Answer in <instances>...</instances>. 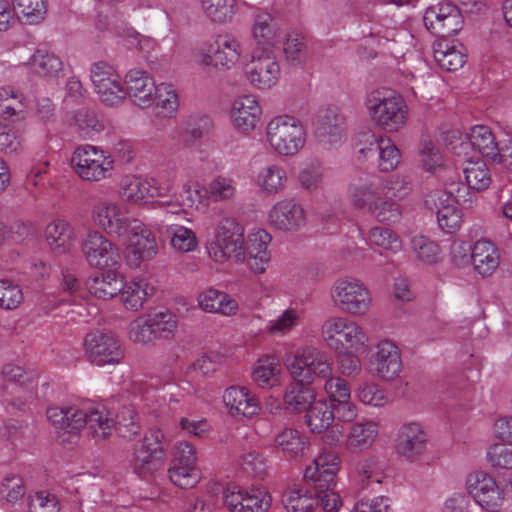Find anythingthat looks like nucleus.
I'll return each instance as SVG.
<instances>
[{"mask_svg":"<svg viewBox=\"0 0 512 512\" xmlns=\"http://www.w3.org/2000/svg\"><path fill=\"white\" fill-rule=\"evenodd\" d=\"M272 239L264 228H257L245 237L244 227L236 218L222 216L213 225L204 250L216 267H223L234 258L244 263L252 274L262 275L272 262Z\"/></svg>","mask_w":512,"mask_h":512,"instance_id":"1","label":"nucleus"},{"mask_svg":"<svg viewBox=\"0 0 512 512\" xmlns=\"http://www.w3.org/2000/svg\"><path fill=\"white\" fill-rule=\"evenodd\" d=\"M250 49L231 34L205 40L192 50V60L205 72H228L247 66Z\"/></svg>","mask_w":512,"mask_h":512,"instance_id":"2","label":"nucleus"},{"mask_svg":"<svg viewBox=\"0 0 512 512\" xmlns=\"http://www.w3.org/2000/svg\"><path fill=\"white\" fill-rule=\"evenodd\" d=\"M364 108L373 124L386 132H398L407 123L409 109L396 91L380 87L367 92Z\"/></svg>","mask_w":512,"mask_h":512,"instance_id":"3","label":"nucleus"},{"mask_svg":"<svg viewBox=\"0 0 512 512\" xmlns=\"http://www.w3.org/2000/svg\"><path fill=\"white\" fill-rule=\"evenodd\" d=\"M347 195L354 208L369 213L380 223L395 224L402 216L401 205L383 200L380 185L371 178L353 180L348 186Z\"/></svg>","mask_w":512,"mask_h":512,"instance_id":"4","label":"nucleus"},{"mask_svg":"<svg viewBox=\"0 0 512 512\" xmlns=\"http://www.w3.org/2000/svg\"><path fill=\"white\" fill-rule=\"evenodd\" d=\"M307 141L304 123L290 114L272 117L265 127L267 147L280 157H294L302 151Z\"/></svg>","mask_w":512,"mask_h":512,"instance_id":"5","label":"nucleus"},{"mask_svg":"<svg viewBox=\"0 0 512 512\" xmlns=\"http://www.w3.org/2000/svg\"><path fill=\"white\" fill-rule=\"evenodd\" d=\"M320 336L334 351L363 350L369 343V336L362 325L344 315L327 317L321 324Z\"/></svg>","mask_w":512,"mask_h":512,"instance_id":"6","label":"nucleus"},{"mask_svg":"<svg viewBox=\"0 0 512 512\" xmlns=\"http://www.w3.org/2000/svg\"><path fill=\"white\" fill-rule=\"evenodd\" d=\"M71 167L82 181L98 183L112 177L115 160L108 151L99 146L82 144L72 153Z\"/></svg>","mask_w":512,"mask_h":512,"instance_id":"7","label":"nucleus"},{"mask_svg":"<svg viewBox=\"0 0 512 512\" xmlns=\"http://www.w3.org/2000/svg\"><path fill=\"white\" fill-rule=\"evenodd\" d=\"M332 303L351 316H365L372 307L373 299L368 286L352 276L337 278L330 289Z\"/></svg>","mask_w":512,"mask_h":512,"instance_id":"8","label":"nucleus"},{"mask_svg":"<svg viewBox=\"0 0 512 512\" xmlns=\"http://www.w3.org/2000/svg\"><path fill=\"white\" fill-rule=\"evenodd\" d=\"M448 146L455 155L462 158H472L474 153L492 161L499 157L495 136L486 125L472 126L465 134L458 131L452 132L448 139Z\"/></svg>","mask_w":512,"mask_h":512,"instance_id":"9","label":"nucleus"},{"mask_svg":"<svg viewBox=\"0 0 512 512\" xmlns=\"http://www.w3.org/2000/svg\"><path fill=\"white\" fill-rule=\"evenodd\" d=\"M465 489L484 512H500L506 502L505 488L488 471L473 470L465 478Z\"/></svg>","mask_w":512,"mask_h":512,"instance_id":"10","label":"nucleus"},{"mask_svg":"<svg viewBox=\"0 0 512 512\" xmlns=\"http://www.w3.org/2000/svg\"><path fill=\"white\" fill-rule=\"evenodd\" d=\"M286 368L292 378L312 383L316 378L325 379L333 373V362L328 353L317 346L299 348Z\"/></svg>","mask_w":512,"mask_h":512,"instance_id":"11","label":"nucleus"},{"mask_svg":"<svg viewBox=\"0 0 512 512\" xmlns=\"http://www.w3.org/2000/svg\"><path fill=\"white\" fill-rule=\"evenodd\" d=\"M92 219L107 235L122 238L140 219L128 215L125 204L111 198L99 199L92 207Z\"/></svg>","mask_w":512,"mask_h":512,"instance_id":"12","label":"nucleus"},{"mask_svg":"<svg viewBox=\"0 0 512 512\" xmlns=\"http://www.w3.org/2000/svg\"><path fill=\"white\" fill-rule=\"evenodd\" d=\"M121 239L124 240L125 262L132 269H139L144 262L154 259L159 253L156 236L141 220Z\"/></svg>","mask_w":512,"mask_h":512,"instance_id":"13","label":"nucleus"},{"mask_svg":"<svg viewBox=\"0 0 512 512\" xmlns=\"http://www.w3.org/2000/svg\"><path fill=\"white\" fill-rule=\"evenodd\" d=\"M162 437L160 431H150L135 444L130 465L139 477L147 478L163 468L165 453L161 445Z\"/></svg>","mask_w":512,"mask_h":512,"instance_id":"14","label":"nucleus"},{"mask_svg":"<svg viewBox=\"0 0 512 512\" xmlns=\"http://www.w3.org/2000/svg\"><path fill=\"white\" fill-rule=\"evenodd\" d=\"M87 359L96 366L117 365L124 357L118 339L109 331L92 329L83 338Z\"/></svg>","mask_w":512,"mask_h":512,"instance_id":"15","label":"nucleus"},{"mask_svg":"<svg viewBox=\"0 0 512 512\" xmlns=\"http://www.w3.org/2000/svg\"><path fill=\"white\" fill-rule=\"evenodd\" d=\"M89 77L99 100L107 105H118L125 99L124 82L116 68L100 60L91 64Z\"/></svg>","mask_w":512,"mask_h":512,"instance_id":"16","label":"nucleus"},{"mask_svg":"<svg viewBox=\"0 0 512 512\" xmlns=\"http://www.w3.org/2000/svg\"><path fill=\"white\" fill-rule=\"evenodd\" d=\"M87 264L96 269L116 268L121 263L119 247L103 232L90 230L81 244Z\"/></svg>","mask_w":512,"mask_h":512,"instance_id":"17","label":"nucleus"},{"mask_svg":"<svg viewBox=\"0 0 512 512\" xmlns=\"http://www.w3.org/2000/svg\"><path fill=\"white\" fill-rule=\"evenodd\" d=\"M402 368L398 345L390 339L379 340L368 360L367 371L383 382H392L400 377Z\"/></svg>","mask_w":512,"mask_h":512,"instance_id":"18","label":"nucleus"},{"mask_svg":"<svg viewBox=\"0 0 512 512\" xmlns=\"http://www.w3.org/2000/svg\"><path fill=\"white\" fill-rule=\"evenodd\" d=\"M203 194L199 182L186 180L182 183L180 190L171 196L165 195L161 190L158 196L156 207L166 215L184 218L190 211H198L203 201Z\"/></svg>","mask_w":512,"mask_h":512,"instance_id":"19","label":"nucleus"},{"mask_svg":"<svg viewBox=\"0 0 512 512\" xmlns=\"http://www.w3.org/2000/svg\"><path fill=\"white\" fill-rule=\"evenodd\" d=\"M245 67L246 80L254 89L270 90L280 79V65L273 53L250 51Z\"/></svg>","mask_w":512,"mask_h":512,"instance_id":"20","label":"nucleus"},{"mask_svg":"<svg viewBox=\"0 0 512 512\" xmlns=\"http://www.w3.org/2000/svg\"><path fill=\"white\" fill-rule=\"evenodd\" d=\"M423 22L431 33L445 37L454 35L462 29L463 17L453 3L438 1L425 9Z\"/></svg>","mask_w":512,"mask_h":512,"instance_id":"21","label":"nucleus"},{"mask_svg":"<svg viewBox=\"0 0 512 512\" xmlns=\"http://www.w3.org/2000/svg\"><path fill=\"white\" fill-rule=\"evenodd\" d=\"M284 29L275 16L268 11H258L251 26L253 45L250 51L273 53L284 38Z\"/></svg>","mask_w":512,"mask_h":512,"instance_id":"22","label":"nucleus"},{"mask_svg":"<svg viewBox=\"0 0 512 512\" xmlns=\"http://www.w3.org/2000/svg\"><path fill=\"white\" fill-rule=\"evenodd\" d=\"M428 441L429 435L422 423L407 421L397 431L395 450L399 456L413 463L425 454Z\"/></svg>","mask_w":512,"mask_h":512,"instance_id":"23","label":"nucleus"},{"mask_svg":"<svg viewBox=\"0 0 512 512\" xmlns=\"http://www.w3.org/2000/svg\"><path fill=\"white\" fill-rule=\"evenodd\" d=\"M266 223L275 230L295 232L305 225L306 211L295 198H282L268 210Z\"/></svg>","mask_w":512,"mask_h":512,"instance_id":"24","label":"nucleus"},{"mask_svg":"<svg viewBox=\"0 0 512 512\" xmlns=\"http://www.w3.org/2000/svg\"><path fill=\"white\" fill-rule=\"evenodd\" d=\"M340 465L341 459L338 454L322 452L305 468L304 479L313 485L315 491L335 489Z\"/></svg>","mask_w":512,"mask_h":512,"instance_id":"25","label":"nucleus"},{"mask_svg":"<svg viewBox=\"0 0 512 512\" xmlns=\"http://www.w3.org/2000/svg\"><path fill=\"white\" fill-rule=\"evenodd\" d=\"M222 400L228 414L234 418L251 420L262 412L259 397L245 385L227 387L223 392Z\"/></svg>","mask_w":512,"mask_h":512,"instance_id":"26","label":"nucleus"},{"mask_svg":"<svg viewBox=\"0 0 512 512\" xmlns=\"http://www.w3.org/2000/svg\"><path fill=\"white\" fill-rule=\"evenodd\" d=\"M46 415L58 431L61 442H72L77 438L78 431L85 427L86 404L65 408L52 406L47 409Z\"/></svg>","mask_w":512,"mask_h":512,"instance_id":"27","label":"nucleus"},{"mask_svg":"<svg viewBox=\"0 0 512 512\" xmlns=\"http://www.w3.org/2000/svg\"><path fill=\"white\" fill-rule=\"evenodd\" d=\"M156 87L153 77L144 69L132 68L125 74V96L137 107L148 108L154 103Z\"/></svg>","mask_w":512,"mask_h":512,"instance_id":"28","label":"nucleus"},{"mask_svg":"<svg viewBox=\"0 0 512 512\" xmlns=\"http://www.w3.org/2000/svg\"><path fill=\"white\" fill-rule=\"evenodd\" d=\"M157 291L155 282L145 276H136L124 281L119 293V300L126 311L143 310Z\"/></svg>","mask_w":512,"mask_h":512,"instance_id":"29","label":"nucleus"},{"mask_svg":"<svg viewBox=\"0 0 512 512\" xmlns=\"http://www.w3.org/2000/svg\"><path fill=\"white\" fill-rule=\"evenodd\" d=\"M430 198L434 201L440 229L446 233L458 231L463 223V212L459 208V201L452 189L437 192Z\"/></svg>","mask_w":512,"mask_h":512,"instance_id":"30","label":"nucleus"},{"mask_svg":"<svg viewBox=\"0 0 512 512\" xmlns=\"http://www.w3.org/2000/svg\"><path fill=\"white\" fill-rule=\"evenodd\" d=\"M250 378L262 390H273L282 386L284 371L280 360L275 355L265 354L251 366Z\"/></svg>","mask_w":512,"mask_h":512,"instance_id":"31","label":"nucleus"},{"mask_svg":"<svg viewBox=\"0 0 512 512\" xmlns=\"http://www.w3.org/2000/svg\"><path fill=\"white\" fill-rule=\"evenodd\" d=\"M261 114V106L253 95H242L236 98L230 111L233 126L244 134H249L256 128Z\"/></svg>","mask_w":512,"mask_h":512,"instance_id":"32","label":"nucleus"},{"mask_svg":"<svg viewBox=\"0 0 512 512\" xmlns=\"http://www.w3.org/2000/svg\"><path fill=\"white\" fill-rule=\"evenodd\" d=\"M474 272L482 278L492 276L500 266V252L495 243L478 239L470 246V261Z\"/></svg>","mask_w":512,"mask_h":512,"instance_id":"33","label":"nucleus"},{"mask_svg":"<svg viewBox=\"0 0 512 512\" xmlns=\"http://www.w3.org/2000/svg\"><path fill=\"white\" fill-rule=\"evenodd\" d=\"M257 190L266 196H276L288 188L289 176L286 169L277 163L266 164L252 177Z\"/></svg>","mask_w":512,"mask_h":512,"instance_id":"34","label":"nucleus"},{"mask_svg":"<svg viewBox=\"0 0 512 512\" xmlns=\"http://www.w3.org/2000/svg\"><path fill=\"white\" fill-rule=\"evenodd\" d=\"M120 195L132 205H143L149 199L161 196V188L154 185L148 179L137 175L127 174L120 182Z\"/></svg>","mask_w":512,"mask_h":512,"instance_id":"35","label":"nucleus"},{"mask_svg":"<svg viewBox=\"0 0 512 512\" xmlns=\"http://www.w3.org/2000/svg\"><path fill=\"white\" fill-rule=\"evenodd\" d=\"M378 423L371 419L353 422L345 435L344 446L350 452H363L371 448L378 437Z\"/></svg>","mask_w":512,"mask_h":512,"instance_id":"36","label":"nucleus"},{"mask_svg":"<svg viewBox=\"0 0 512 512\" xmlns=\"http://www.w3.org/2000/svg\"><path fill=\"white\" fill-rule=\"evenodd\" d=\"M433 57L441 69L449 72L462 68L467 61L464 46L447 39H439L433 44Z\"/></svg>","mask_w":512,"mask_h":512,"instance_id":"37","label":"nucleus"},{"mask_svg":"<svg viewBox=\"0 0 512 512\" xmlns=\"http://www.w3.org/2000/svg\"><path fill=\"white\" fill-rule=\"evenodd\" d=\"M197 303L199 308L204 312L224 316L235 315L239 309L237 300L227 293L212 287L205 288L199 292Z\"/></svg>","mask_w":512,"mask_h":512,"instance_id":"38","label":"nucleus"},{"mask_svg":"<svg viewBox=\"0 0 512 512\" xmlns=\"http://www.w3.org/2000/svg\"><path fill=\"white\" fill-rule=\"evenodd\" d=\"M44 238L52 251L63 254L73 247L75 230L66 219L54 218L47 224Z\"/></svg>","mask_w":512,"mask_h":512,"instance_id":"39","label":"nucleus"},{"mask_svg":"<svg viewBox=\"0 0 512 512\" xmlns=\"http://www.w3.org/2000/svg\"><path fill=\"white\" fill-rule=\"evenodd\" d=\"M365 142L376 144L378 153L377 168L380 172L394 171L401 162V152L391 138L367 132Z\"/></svg>","mask_w":512,"mask_h":512,"instance_id":"40","label":"nucleus"},{"mask_svg":"<svg viewBox=\"0 0 512 512\" xmlns=\"http://www.w3.org/2000/svg\"><path fill=\"white\" fill-rule=\"evenodd\" d=\"M88 283L89 292L98 299L109 300L119 295L124 276L115 268H106Z\"/></svg>","mask_w":512,"mask_h":512,"instance_id":"41","label":"nucleus"},{"mask_svg":"<svg viewBox=\"0 0 512 512\" xmlns=\"http://www.w3.org/2000/svg\"><path fill=\"white\" fill-rule=\"evenodd\" d=\"M465 159L462 173L467 190L471 192L487 190L492 183V174L487 164L481 159Z\"/></svg>","mask_w":512,"mask_h":512,"instance_id":"42","label":"nucleus"},{"mask_svg":"<svg viewBox=\"0 0 512 512\" xmlns=\"http://www.w3.org/2000/svg\"><path fill=\"white\" fill-rule=\"evenodd\" d=\"M299 381L290 384L283 395V403L287 410L292 412H306L317 400V392Z\"/></svg>","mask_w":512,"mask_h":512,"instance_id":"43","label":"nucleus"},{"mask_svg":"<svg viewBox=\"0 0 512 512\" xmlns=\"http://www.w3.org/2000/svg\"><path fill=\"white\" fill-rule=\"evenodd\" d=\"M85 427L94 439L103 440L111 435L114 422L104 406L86 404Z\"/></svg>","mask_w":512,"mask_h":512,"instance_id":"44","label":"nucleus"},{"mask_svg":"<svg viewBox=\"0 0 512 512\" xmlns=\"http://www.w3.org/2000/svg\"><path fill=\"white\" fill-rule=\"evenodd\" d=\"M170 249L178 254L195 252L199 247L196 232L182 224H170L166 226Z\"/></svg>","mask_w":512,"mask_h":512,"instance_id":"45","label":"nucleus"},{"mask_svg":"<svg viewBox=\"0 0 512 512\" xmlns=\"http://www.w3.org/2000/svg\"><path fill=\"white\" fill-rule=\"evenodd\" d=\"M29 68L39 77L53 80L61 75L63 62L54 53L39 49L31 56Z\"/></svg>","mask_w":512,"mask_h":512,"instance_id":"46","label":"nucleus"},{"mask_svg":"<svg viewBox=\"0 0 512 512\" xmlns=\"http://www.w3.org/2000/svg\"><path fill=\"white\" fill-rule=\"evenodd\" d=\"M334 422V411L326 399H317L305 414V423L312 433L325 432Z\"/></svg>","mask_w":512,"mask_h":512,"instance_id":"47","label":"nucleus"},{"mask_svg":"<svg viewBox=\"0 0 512 512\" xmlns=\"http://www.w3.org/2000/svg\"><path fill=\"white\" fill-rule=\"evenodd\" d=\"M301 311L296 307H287L267 321L265 330L273 337H285L300 323Z\"/></svg>","mask_w":512,"mask_h":512,"instance_id":"48","label":"nucleus"},{"mask_svg":"<svg viewBox=\"0 0 512 512\" xmlns=\"http://www.w3.org/2000/svg\"><path fill=\"white\" fill-rule=\"evenodd\" d=\"M355 398L363 405L381 408L388 404V394L379 383L374 380L360 381L354 390Z\"/></svg>","mask_w":512,"mask_h":512,"instance_id":"49","label":"nucleus"},{"mask_svg":"<svg viewBox=\"0 0 512 512\" xmlns=\"http://www.w3.org/2000/svg\"><path fill=\"white\" fill-rule=\"evenodd\" d=\"M383 200L399 203L406 199L412 192V183L409 176L395 173L384 178L380 184Z\"/></svg>","mask_w":512,"mask_h":512,"instance_id":"50","label":"nucleus"},{"mask_svg":"<svg viewBox=\"0 0 512 512\" xmlns=\"http://www.w3.org/2000/svg\"><path fill=\"white\" fill-rule=\"evenodd\" d=\"M11 3L16 16L26 24H39L47 15V0H11Z\"/></svg>","mask_w":512,"mask_h":512,"instance_id":"51","label":"nucleus"},{"mask_svg":"<svg viewBox=\"0 0 512 512\" xmlns=\"http://www.w3.org/2000/svg\"><path fill=\"white\" fill-rule=\"evenodd\" d=\"M282 502L288 512H313L317 500L305 487L294 486L283 495Z\"/></svg>","mask_w":512,"mask_h":512,"instance_id":"52","label":"nucleus"},{"mask_svg":"<svg viewBox=\"0 0 512 512\" xmlns=\"http://www.w3.org/2000/svg\"><path fill=\"white\" fill-rule=\"evenodd\" d=\"M412 251L422 265H433L442 258V252L438 243L423 235L414 236L411 240Z\"/></svg>","mask_w":512,"mask_h":512,"instance_id":"53","label":"nucleus"},{"mask_svg":"<svg viewBox=\"0 0 512 512\" xmlns=\"http://www.w3.org/2000/svg\"><path fill=\"white\" fill-rule=\"evenodd\" d=\"M274 444L285 455L297 457L303 453L306 440L298 430L285 428L275 436Z\"/></svg>","mask_w":512,"mask_h":512,"instance_id":"54","label":"nucleus"},{"mask_svg":"<svg viewBox=\"0 0 512 512\" xmlns=\"http://www.w3.org/2000/svg\"><path fill=\"white\" fill-rule=\"evenodd\" d=\"M207 194L214 202L232 200L237 194V182L230 175L219 174L209 182Z\"/></svg>","mask_w":512,"mask_h":512,"instance_id":"55","label":"nucleus"},{"mask_svg":"<svg viewBox=\"0 0 512 512\" xmlns=\"http://www.w3.org/2000/svg\"><path fill=\"white\" fill-rule=\"evenodd\" d=\"M419 157L421 168L428 173L438 174L446 167L444 155L431 140L421 142Z\"/></svg>","mask_w":512,"mask_h":512,"instance_id":"56","label":"nucleus"},{"mask_svg":"<svg viewBox=\"0 0 512 512\" xmlns=\"http://www.w3.org/2000/svg\"><path fill=\"white\" fill-rule=\"evenodd\" d=\"M368 243L371 246L393 254L398 253L402 249V240L399 235L389 228L380 226L370 229Z\"/></svg>","mask_w":512,"mask_h":512,"instance_id":"57","label":"nucleus"},{"mask_svg":"<svg viewBox=\"0 0 512 512\" xmlns=\"http://www.w3.org/2000/svg\"><path fill=\"white\" fill-rule=\"evenodd\" d=\"M149 317L156 339H169L174 336L178 328V319L173 312L161 309L149 314Z\"/></svg>","mask_w":512,"mask_h":512,"instance_id":"58","label":"nucleus"},{"mask_svg":"<svg viewBox=\"0 0 512 512\" xmlns=\"http://www.w3.org/2000/svg\"><path fill=\"white\" fill-rule=\"evenodd\" d=\"M127 334L131 341L140 344H150L156 340L149 314H142L130 321Z\"/></svg>","mask_w":512,"mask_h":512,"instance_id":"59","label":"nucleus"},{"mask_svg":"<svg viewBox=\"0 0 512 512\" xmlns=\"http://www.w3.org/2000/svg\"><path fill=\"white\" fill-rule=\"evenodd\" d=\"M168 474L174 485L184 489L195 487L201 480L198 466L170 465Z\"/></svg>","mask_w":512,"mask_h":512,"instance_id":"60","label":"nucleus"},{"mask_svg":"<svg viewBox=\"0 0 512 512\" xmlns=\"http://www.w3.org/2000/svg\"><path fill=\"white\" fill-rule=\"evenodd\" d=\"M26 493L24 480L15 472L6 473L0 483V496L9 503L20 501Z\"/></svg>","mask_w":512,"mask_h":512,"instance_id":"61","label":"nucleus"},{"mask_svg":"<svg viewBox=\"0 0 512 512\" xmlns=\"http://www.w3.org/2000/svg\"><path fill=\"white\" fill-rule=\"evenodd\" d=\"M359 350L343 349L336 352V368L339 376L356 377L362 372V361L356 352Z\"/></svg>","mask_w":512,"mask_h":512,"instance_id":"62","label":"nucleus"},{"mask_svg":"<svg viewBox=\"0 0 512 512\" xmlns=\"http://www.w3.org/2000/svg\"><path fill=\"white\" fill-rule=\"evenodd\" d=\"M204 13L214 22L231 19L236 10V0H201Z\"/></svg>","mask_w":512,"mask_h":512,"instance_id":"63","label":"nucleus"},{"mask_svg":"<svg viewBox=\"0 0 512 512\" xmlns=\"http://www.w3.org/2000/svg\"><path fill=\"white\" fill-rule=\"evenodd\" d=\"M156 106L166 115H174L179 108V97L175 87L171 83H159L155 91Z\"/></svg>","mask_w":512,"mask_h":512,"instance_id":"64","label":"nucleus"}]
</instances>
